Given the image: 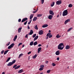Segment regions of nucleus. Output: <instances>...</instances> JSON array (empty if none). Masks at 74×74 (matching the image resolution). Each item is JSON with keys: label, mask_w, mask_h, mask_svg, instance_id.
<instances>
[{"label": "nucleus", "mask_w": 74, "mask_h": 74, "mask_svg": "<svg viewBox=\"0 0 74 74\" xmlns=\"http://www.w3.org/2000/svg\"><path fill=\"white\" fill-rule=\"evenodd\" d=\"M64 48V45L63 43L60 44L58 46V49L60 50H62Z\"/></svg>", "instance_id": "obj_1"}, {"label": "nucleus", "mask_w": 74, "mask_h": 74, "mask_svg": "<svg viewBox=\"0 0 74 74\" xmlns=\"http://www.w3.org/2000/svg\"><path fill=\"white\" fill-rule=\"evenodd\" d=\"M68 15V11H67V10H65L63 12L62 15L64 16H66V15Z\"/></svg>", "instance_id": "obj_2"}, {"label": "nucleus", "mask_w": 74, "mask_h": 74, "mask_svg": "<svg viewBox=\"0 0 74 74\" xmlns=\"http://www.w3.org/2000/svg\"><path fill=\"white\" fill-rule=\"evenodd\" d=\"M20 67H21V65L17 66L16 64H15L13 66V68H15V70H16L17 69H18L19 68H20Z\"/></svg>", "instance_id": "obj_3"}, {"label": "nucleus", "mask_w": 74, "mask_h": 74, "mask_svg": "<svg viewBox=\"0 0 74 74\" xmlns=\"http://www.w3.org/2000/svg\"><path fill=\"white\" fill-rule=\"evenodd\" d=\"M14 45H15L14 44L12 43L11 45L8 47V49H11V48H12V47H13L14 46Z\"/></svg>", "instance_id": "obj_4"}, {"label": "nucleus", "mask_w": 74, "mask_h": 74, "mask_svg": "<svg viewBox=\"0 0 74 74\" xmlns=\"http://www.w3.org/2000/svg\"><path fill=\"white\" fill-rule=\"evenodd\" d=\"M43 33H44V31L42 30H40L38 32V34L39 35H42L43 34Z\"/></svg>", "instance_id": "obj_5"}, {"label": "nucleus", "mask_w": 74, "mask_h": 74, "mask_svg": "<svg viewBox=\"0 0 74 74\" xmlns=\"http://www.w3.org/2000/svg\"><path fill=\"white\" fill-rule=\"evenodd\" d=\"M62 3V2L61 1H58L56 2V4L57 5H60Z\"/></svg>", "instance_id": "obj_6"}, {"label": "nucleus", "mask_w": 74, "mask_h": 74, "mask_svg": "<svg viewBox=\"0 0 74 74\" xmlns=\"http://www.w3.org/2000/svg\"><path fill=\"white\" fill-rule=\"evenodd\" d=\"M70 19H67L65 21L64 24H65V25H66L67 24V23H68L69 22H70Z\"/></svg>", "instance_id": "obj_7"}, {"label": "nucleus", "mask_w": 74, "mask_h": 74, "mask_svg": "<svg viewBox=\"0 0 74 74\" xmlns=\"http://www.w3.org/2000/svg\"><path fill=\"white\" fill-rule=\"evenodd\" d=\"M27 19H28L27 18H23L21 21V22H24L26 21H27Z\"/></svg>", "instance_id": "obj_8"}, {"label": "nucleus", "mask_w": 74, "mask_h": 74, "mask_svg": "<svg viewBox=\"0 0 74 74\" xmlns=\"http://www.w3.org/2000/svg\"><path fill=\"white\" fill-rule=\"evenodd\" d=\"M55 54L56 55H60V51L59 50H58L56 52Z\"/></svg>", "instance_id": "obj_9"}, {"label": "nucleus", "mask_w": 74, "mask_h": 74, "mask_svg": "<svg viewBox=\"0 0 74 74\" xmlns=\"http://www.w3.org/2000/svg\"><path fill=\"white\" fill-rule=\"evenodd\" d=\"M12 65H13V64L12 63V62H9L7 65V66H12Z\"/></svg>", "instance_id": "obj_10"}, {"label": "nucleus", "mask_w": 74, "mask_h": 74, "mask_svg": "<svg viewBox=\"0 0 74 74\" xmlns=\"http://www.w3.org/2000/svg\"><path fill=\"white\" fill-rule=\"evenodd\" d=\"M49 12L50 14L52 15H54V13H53V11L50 10Z\"/></svg>", "instance_id": "obj_11"}, {"label": "nucleus", "mask_w": 74, "mask_h": 74, "mask_svg": "<svg viewBox=\"0 0 74 74\" xmlns=\"http://www.w3.org/2000/svg\"><path fill=\"white\" fill-rule=\"evenodd\" d=\"M52 18H53L52 15H49L48 16V18L49 19L51 20L52 19Z\"/></svg>", "instance_id": "obj_12"}, {"label": "nucleus", "mask_w": 74, "mask_h": 74, "mask_svg": "<svg viewBox=\"0 0 74 74\" xmlns=\"http://www.w3.org/2000/svg\"><path fill=\"white\" fill-rule=\"evenodd\" d=\"M33 33V31L32 30L30 31V32L28 34V35H32Z\"/></svg>", "instance_id": "obj_13"}, {"label": "nucleus", "mask_w": 74, "mask_h": 74, "mask_svg": "<svg viewBox=\"0 0 74 74\" xmlns=\"http://www.w3.org/2000/svg\"><path fill=\"white\" fill-rule=\"evenodd\" d=\"M22 27H21L20 28H19L18 29V32L19 33H21V29H22Z\"/></svg>", "instance_id": "obj_14"}, {"label": "nucleus", "mask_w": 74, "mask_h": 74, "mask_svg": "<svg viewBox=\"0 0 74 74\" xmlns=\"http://www.w3.org/2000/svg\"><path fill=\"white\" fill-rule=\"evenodd\" d=\"M48 25L45 24L42 26V27H43V28H44L45 27H48Z\"/></svg>", "instance_id": "obj_15"}, {"label": "nucleus", "mask_w": 74, "mask_h": 74, "mask_svg": "<svg viewBox=\"0 0 74 74\" xmlns=\"http://www.w3.org/2000/svg\"><path fill=\"white\" fill-rule=\"evenodd\" d=\"M70 49V46L68 45H67L65 47V49Z\"/></svg>", "instance_id": "obj_16"}, {"label": "nucleus", "mask_w": 74, "mask_h": 74, "mask_svg": "<svg viewBox=\"0 0 74 74\" xmlns=\"http://www.w3.org/2000/svg\"><path fill=\"white\" fill-rule=\"evenodd\" d=\"M33 16H34V15L32 14H31V16H30V19H32L33 18Z\"/></svg>", "instance_id": "obj_17"}, {"label": "nucleus", "mask_w": 74, "mask_h": 74, "mask_svg": "<svg viewBox=\"0 0 74 74\" xmlns=\"http://www.w3.org/2000/svg\"><path fill=\"white\" fill-rule=\"evenodd\" d=\"M23 71L22 69H21L19 70L18 72V73H22Z\"/></svg>", "instance_id": "obj_18"}, {"label": "nucleus", "mask_w": 74, "mask_h": 74, "mask_svg": "<svg viewBox=\"0 0 74 74\" xmlns=\"http://www.w3.org/2000/svg\"><path fill=\"white\" fill-rule=\"evenodd\" d=\"M38 38V36H36V37L34 39V41H36L37 38Z\"/></svg>", "instance_id": "obj_19"}, {"label": "nucleus", "mask_w": 74, "mask_h": 74, "mask_svg": "<svg viewBox=\"0 0 74 74\" xmlns=\"http://www.w3.org/2000/svg\"><path fill=\"white\" fill-rule=\"evenodd\" d=\"M41 50V47H39L38 49V53H39L40 52V51Z\"/></svg>", "instance_id": "obj_20"}, {"label": "nucleus", "mask_w": 74, "mask_h": 74, "mask_svg": "<svg viewBox=\"0 0 74 74\" xmlns=\"http://www.w3.org/2000/svg\"><path fill=\"white\" fill-rule=\"evenodd\" d=\"M42 14H38L37 15V17H41V16H42Z\"/></svg>", "instance_id": "obj_21"}, {"label": "nucleus", "mask_w": 74, "mask_h": 74, "mask_svg": "<svg viewBox=\"0 0 74 74\" xmlns=\"http://www.w3.org/2000/svg\"><path fill=\"white\" fill-rule=\"evenodd\" d=\"M37 19V17H34V19H33V21H36Z\"/></svg>", "instance_id": "obj_22"}, {"label": "nucleus", "mask_w": 74, "mask_h": 74, "mask_svg": "<svg viewBox=\"0 0 74 74\" xmlns=\"http://www.w3.org/2000/svg\"><path fill=\"white\" fill-rule=\"evenodd\" d=\"M17 38V36L16 35L13 39V40L14 41H15V40H16V39Z\"/></svg>", "instance_id": "obj_23"}, {"label": "nucleus", "mask_w": 74, "mask_h": 74, "mask_svg": "<svg viewBox=\"0 0 74 74\" xmlns=\"http://www.w3.org/2000/svg\"><path fill=\"white\" fill-rule=\"evenodd\" d=\"M23 55V53H21L20 54L18 58H20Z\"/></svg>", "instance_id": "obj_24"}, {"label": "nucleus", "mask_w": 74, "mask_h": 74, "mask_svg": "<svg viewBox=\"0 0 74 74\" xmlns=\"http://www.w3.org/2000/svg\"><path fill=\"white\" fill-rule=\"evenodd\" d=\"M33 42H34L33 41H32L29 44L30 45H31V46H32V45H33L34 44Z\"/></svg>", "instance_id": "obj_25"}, {"label": "nucleus", "mask_w": 74, "mask_h": 74, "mask_svg": "<svg viewBox=\"0 0 74 74\" xmlns=\"http://www.w3.org/2000/svg\"><path fill=\"white\" fill-rule=\"evenodd\" d=\"M37 57V54H36L33 57V59H36Z\"/></svg>", "instance_id": "obj_26"}, {"label": "nucleus", "mask_w": 74, "mask_h": 74, "mask_svg": "<svg viewBox=\"0 0 74 74\" xmlns=\"http://www.w3.org/2000/svg\"><path fill=\"white\" fill-rule=\"evenodd\" d=\"M61 37V36H59V34H58L56 36V38H60V37Z\"/></svg>", "instance_id": "obj_27"}, {"label": "nucleus", "mask_w": 74, "mask_h": 74, "mask_svg": "<svg viewBox=\"0 0 74 74\" xmlns=\"http://www.w3.org/2000/svg\"><path fill=\"white\" fill-rule=\"evenodd\" d=\"M38 8H37V10H36V11H33V13L34 14V13H36V12H37V11H38Z\"/></svg>", "instance_id": "obj_28"}, {"label": "nucleus", "mask_w": 74, "mask_h": 74, "mask_svg": "<svg viewBox=\"0 0 74 74\" xmlns=\"http://www.w3.org/2000/svg\"><path fill=\"white\" fill-rule=\"evenodd\" d=\"M16 62V60H13L12 63V64H14V63H15Z\"/></svg>", "instance_id": "obj_29"}, {"label": "nucleus", "mask_w": 74, "mask_h": 74, "mask_svg": "<svg viewBox=\"0 0 74 74\" xmlns=\"http://www.w3.org/2000/svg\"><path fill=\"white\" fill-rule=\"evenodd\" d=\"M55 5V2H53L52 4H51V7H53Z\"/></svg>", "instance_id": "obj_30"}, {"label": "nucleus", "mask_w": 74, "mask_h": 74, "mask_svg": "<svg viewBox=\"0 0 74 74\" xmlns=\"http://www.w3.org/2000/svg\"><path fill=\"white\" fill-rule=\"evenodd\" d=\"M9 51V50L5 51L4 53V55H5V54H6L7 53V52H8V51Z\"/></svg>", "instance_id": "obj_31"}, {"label": "nucleus", "mask_w": 74, "mask_h": 74, "mask_svg": "<svg viewBox=\"0 0 74 74\" xmlns=\"http://www.w3.org/2000/svg\"><path fill=\"white\" fill-rule=\"evenodd\" d=\"M73 7V5L71 4H70L69 5V8H71V7Z\"/></svg>", "instance_id": "obj_32"}, {"label": "nucleus", "mask_w": 74, "mask_h": 74, "mask_svg": "<svg viewBox=\"0 0 74 74\" xmlns=\"http://www.w3.org/2000/svg\"><path fill=\"white\" fill-rule=\"evenodd\" d=\"M11 59V58H8V59H7V60L6 61V62H8V61H9V60H10Z\"/></svg>", "instance_id": "obj_33"}, {"label": "nucleus", "mask_w": 74, "mask_h": 74, "mask_svg": "<svg viewBox=\"0 0 74 74\" xmlns=\"http://www.w3.org/2000/svg\"><path fill=\"white\" fill-rule=\"evenodd\" d=\"M51 34V33H48V34H47V37H49V36H50Z\"/></svg>", "instance_id": "obj_34"}, {"label": "nucleus", "mask_w": 74, "mask_h": 74, "mask_svg": "<svg viewBox=\"0 0 74 74\" xmlns=\"http://www.w3.org/2000/svg\"><path fill=\"white\" fill-rule=\"evenodd\" d=\"M37 42L36 41V42H35L34 43V44L33 45H37Z\"/></svg>", "instance_id": "obj_35"}, {"label": "nucleus", "mask_w": 74, "mask_h": 74, "mask_svg": "<svg viewBox=\"0 0 74 74\" xmlns=\"http://www.w3.org/2000/svg\"><path fill=\"white\" fill-rule=\"evenodd\" d=\"M34 28L35 29H36V30H37L38 29V27H37V25H35V26L34 27Z\"/></svg>", "instance_id": "obj_36"}, {"label": "nucleus", "mask_w": 74, "mask_h": 74, "mask_svg": "<svg viewBox=\"0 0 74 74\" xmlns=\"http://www.w3.org/2000/svg\"><path fill=\"white\" fill-rule=\"evenodd\" d=\"M41 2L42 3V4L44 3V0H41Z\"/></svg>", "instance_id": "obj_37"}, {"label": "nucleus", "mask_w": 74, "mask_h": 74, "mask_svg": "<svg viewBox=\"0 0 74 74\" xmlns=\"http://www.w3.org/2000/svg\"><path fill=\"white\" fill-rule=\"evenodd\" d=\"M51 71V70H47V73H50V71Z\"/></svg>", "instance_id": "obj_38"}, {"label": "nucleus", "mask_w": 74, "mask_h": 74, "mask_svg": "<svg viewBox=\"0 0 74 74\" xmlns=\"http://www.w3.org/2000/svg\"><path fill=\"white\" fill-rule=\"evenodd\" d=\"M32 20H31L30 21H29V22H28V25H29V24L31 23V22H32Z\"/></svg>", "instance_id": "obj_39"}, {"label": "nucleus", "mask_w": 74, "mask_h": 74, "mask_svg": "<svg viewBox=\"0 0 74 74\" xmlns=\"http://www.w3.org/2000/svg\"><path fill=\"white\" fill-rule=\"evenodd\" d=\"M10 42H8V44H7L6 45L7 46H8V45H10Z\"/></svg>", "instance_id": "obj_40"}, {"label": "nucleus", "mask_w": 74, "mask_h": 74, "mask_svg": "<svg viewBox=\"0 0 74 74\" xmlns=\"http://www.w3.org/2000/svg\"><path fill=\"white\" fill-rule=\"evenodd\" d=\"M36 36V34H34L33 36V38H34Z\"/></svg>", "instance_id": "obj_41"}, {"label": "nucleus", "mask_w": 74, "mask_h": 74, "mask_svg": "<svg viewBox=\"0 0 74 74\" xmlns=\"http://www.w3.org/2000/svg\"><path fill=\"white\" fill-rule=\"evenodd\" d=\"M52 65L53 66H56V64L54 63H53L52 64Z\"/></svg>", "instance_id": "obj_42"}, {"label": "nucleus", "mask_w": 74, "mask_h": 74, "mask_svg": "<svg viewBox=\"0 0 74 74\" xmlns=\"http://www.w3.org/2000/svg\"><path fill=\"white\" fill-rule=\"evenodd\" d=\"M27 21L26 22H25L24 23V25H26V24H27Z\"/></svg>", "instance_id": "obj_43"}, {"label": "nucleus", "mask_w": 74, "mask_h": 74, "mask_svg": "<svg viewBox=\"0 0 74 74\" xmlns=\"http://www.w3.org/2000/svg\"><path fill=\"white\" fill-rule=\"evenodd\" d=\"M52 37V35H50L49 36V38H51V37Z\"/></svg>", "instance_id": "obj_44"}, {"label": "nucleus", "mask_w": 74, "mask_h": 74, "mask_svg": "<svg viewBox=\"0 0 74 74\" xmlns=\"http://www.w3.org/2000/svg\"><path fill=\"white\" fill-rule=\"evenodd\" d=\"M40 67H41V68H44V65H42Z\"/></svg>", "instance_id": "obj_45"}, {"label": "nucleus", "mask_w": 74, "mask_h": 74, "mask_svg": "<svg viewBox=\"0 0 74 74\" xmlns=\"http://www.w3.org/2000/svg\"><path fill=\"white\" fill-rule=\"evenodd\" d=\"M4 50H3L1 52V54H3V53H4Z\"/></svg>", "instance_id": "obj_46"}, {"label": "nucleus", "mask_w": 74, "mask_h": 74, "mask_svg": "<svg viewBox=\"0 0 74 74\" xmlns=\"http://www.w3.org/2000/svg\"><path fill=\"white\" fill-rule=\"evenodd\" d=\"M39 70H40V71H42V70H43V69L42 68H40L39 69Z\"/></svg>", "instance_id": "obj_47"}, {"label": "nucleus", "mask_w": 74, "mask_h": 74, "mask_svg": "<svg viewBox=\"0 0 74 74\" xmlns=\"http://www.w3.org/2000/svg\"><path fill=\"white\" fill-rule=\"evenodd\" d=\"M28 34H26L25 36V38H28Z\"/></svg>", "instance_id": "obj_48"}, {"label": "nucleus", "mask_w": 74, "mask_h": 74, "mask_svg": "<svg viewBox=\"0 0 74 74\" xmlns=\"http://www.w3.org/2000/svg\"><path fill=\"white\" fill-rule=\"evenodd\" d=\"M22 43H20L18 44V47H19L21 45H22Z\"/></svg>", "instance_id": "obj_49"}, {"label": "nucleus", "mask_w": 74, "mask_h": 74, "mask_svg": "<svg viewBox=\"0 0 74 74\" xmlns=\"http://www.w3.org/2000/svg\"><path fill=\"white\" fill-rule=\"evenodd\" d=\"M21 21V19L20 18L18 20V22H20Z\"/></svg>", "instance_id": "obj_50"}, {"label": "nucleus", "mask_w": 74, "mask_h": 74, "mask_svg": "<svg viewBox=\"0 0 74 74\" xmlns=\"http://www.w3.org/2000/svg\"><path fill=\"white\" fill-rule=\"evenodd\" d=\"M59 59H60L59 58V57H58V58H57V60H58V61H59Z\"/></svg>", "instance_id": "obj_51"}, {"label": "nucleus", "mask_w": 74, "mask_h": 74, "mask_svg": "<svg viewBox=\"0 0 74 74\" xmlns=\"http://www.w3.org/2000/svg\"><path fill=\"white\" fill-rule=\"evenodd\" d=\"M30 53H31V51H29L28 53L27 54L29 55V54H30Z\"/></svg>", "instance_id": "obj_52"}, {"label": "nucleus", "mask_w": 74, "mask_h": 74, "mask_svg": "<svg viewBox=\"0 0 74 74\" xmlns=\"http://www.w3.org/2000/svg\"><path fill=\"white\" fill-rule=\"evenodd\" d=\"M27 29H30V28L29 27V25H28Z\"/></svg>", "instance_id": "obj_53"}, {"label": "nucleus", "mask_w": 74, "mask_h": 74, "mask_svg": "<svg viewBox=\"0 0 74 74\" xmlns=\"http://www.w3.org/2000/svg\"><path fill=\"white\" fill-rule=\"evenodd\" d=\"M48 61H46L45 63H46V64H48Z\"/></svg>", "instance_id": "obj_54"}, {"label": "nucleus", "mask_w": 74, "mask_h": 74, "mask_svg": "<svg viewBox=\"0 0 74 74\" xmlns=\"http://www.w3.org/2000/svg\"><path fill=\"white\" fill-rule=\"evenodd\" d=\"M41 44H39L38 45V46L39 47H41Z\"/></svg>", "instance_id": "obj_55"}, {"label": "nucleus", "mask_w": 74, "mask_h": 74, "mask_svg": "<svg viewBox=\"0 0 74 74\" xmlns=\"http://www.w3.org/2000/svg\"><path fill=\"white\" fill-rule=\"evenodd\" d=\"M72 29H73V27H71L69 28V29H70V30H72Z\"/></svg>", "instance_id": "obj_56"}, {"label": "nucleus", "mask_w": 74, "mask_h": 74, "mask_svg": "<svg viewBox=\"0 0 74 74\" xmlns=\"http://www.w3.org/2000/svg\"><path fill=\"white\" fill-rule=\"evenodd\" d=\"M47 39H48V36H47L46 38V39L47 40Z\"/></svg>", "instance_id": "obj_57"}, {"label": "nucleus", "mask_w": 74, "mask_h": 74, "mask_svg": "<svg viewBox=\"0 0 74 74\" xmlns=\"http://www.w3.org/2000/svg\"><path fill=\"white\" fill-rule=\"evenodd\" d=\"M25 47V45H22V48H23V47Z\"/></svg>", "instance_id": "obj_58"}, {"label": "nucleus", "mask_w": 74, "mask_h": 74, "mask_svg": "<svg viewBox=\"0 0 74 74\" xmlns=\"http://www.w3.org/2000/svg\"><path fill=\"white\" fill-rule=\"evenodd\" d=\"M1 74H5V72H3Z\"/></svg>", "instance_id": "obj_59"}, {"label": "nucleus", "mask_w": 74, "mask_h": 74, "mask_svg": "<svg viewBox=\"0 0 74 74\" xmlns=\"http://www.w3.org/2000/svg\"><path fill=\"white\" fill-rule=\"evenodd\" d=\"M70 29H69L68 30V32H70Z\"/></svg>", "instance_id": "obj_60"}, {"label": "nucleus", "mask_w": 74, "mask_h": 74, "mask_svg": "<svg viewBox=\"0 0 74 74\" xmlns=\"http://www.w3.org/2000/svg\"><path fill=\"white\" fill-rule=\"evenodd\" d=\"M59 16V14H58L57 16V18H58Z\"/></svg>", "instance_id": "obj_61"}, {"label": "nucleus", "mask_w": 74, "mask_h": 74, "mask_svg": "<svg viewBox=\"0 0 74 74\" xmlns=\"http://www.w3.org/2000/svg\"><path fill=\"white\" fill-rule=\"evenodd\" d=\"M51 32V30H49V33H50V32Z\"/></svg>", "instance_id": "obj_62"}, {"label": "nucleus", "mask_w": 74, "mask_h": 74, "mask_svg": "<svg viewBox=\"0 0 74 74\" xmlns=\"http://www.w3.org/2000/svg\"><path fill=\"white\" fill-rule=\"evenodd\" d=\"M34 10H36V9L35 8L34 9Z\"/></svg>", "instance_id": "obj_63"}, {"label": "nucleus", "mask_w": 74, "mask_h": 74, "mask_svg": "<svg viewBox=\"0 0 74 74\" xmlns=\"http://www.w3.org/2000/svg\"><path fill=\"white\" fill-rule=\"evenodd\" d=\"M67 69H69V66H68V67H67Z\"/></svg>", "instance_id": "obj_64"}]
</instances>
